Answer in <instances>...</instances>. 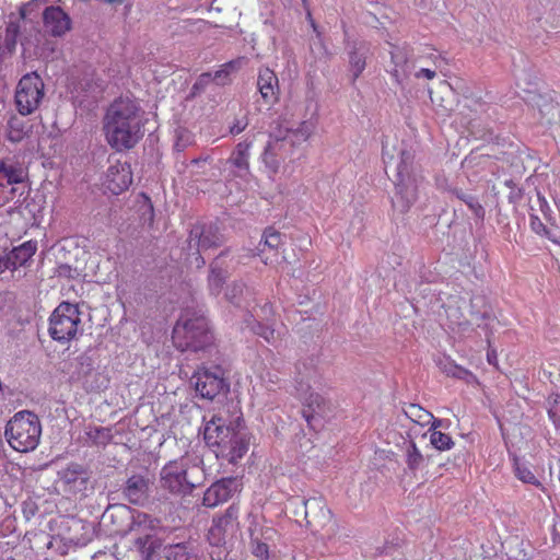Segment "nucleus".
Returning <instances> with one entry per match:
<instances>
[{
	"instance_id": "f257e3e1",
	"label": "nucleus",
	"mask_w": 560,
	"mask_h": 560,
	"mask_svg": "<svg viewBox=\"0 0 560 560\" xmlns=\"http://www.w3.org/2000/svg\"><path fill=\"white\" fill-rule=\"evenodd\" d=\"M203 439L215 457L229 464H237L249 447V435L241 416L231 419L221 413L213 415L206 422Z\"/></svg>"
},
{
	"instance_id": "f03ea898",
	"label": "nucleus",
	"mask_w": 560,
	"mask_h": 560,
	"mask_svg": "<svg viewBox=\"0 0 560 560\" xmlns=\"http://www.w3.org/2000/svg\"><path fill=\"white\" fill-rule=\"evenodd\" d=\"M140 110L129 98H118L108 107L104 130L107 142L116 151L132 149L143 137Z\"/></svg>"
},
{
	"instance_id": "7ed1b4c3",
	"label": "nucleus",
	"mask_w": 560,
	"mask_h": 560,
	"mask_svg": "<svg viewBox=\"0 0 560 560\" xmlns=\"http://www.w3.org/2000/svg\"><path fill=\"white\" fill-rule=\"evenodd\" d=\"M206 479L201 462L187 456L167 462L160 470V486L176 497L190 495Z\"/></svg>"
},
{
	"instance_id": "20e7f679",
	"label": "nucleus",
	"mask_w": 560,
	"mask_h": 560,
	"mask_svg": "<svg viewBox=\"0 0 560 560\" xmlns=\"http://www.w3.org/2000/svg\"><path fill=\"white\" fill-rule=\"evenodd\" d=\"M413 154L409 150L400 151V161L397 165V174L392 208L394 211L405 214L417 202L419 191L424 184V177L413 165Z\"/></svg>"
},
{
	"instance_id": "39448f33",
	"label": "nucleus",
	"mask_w": 560,
	"mask_h": 560,
	"mask_svg": "<svg viewBox=\"0 0 560 560\" xmlns=\"http://www.w3.org/2000/svg\"><path fill=\"white\" fill-rule=\"evenodd\" d=\"M314 131V125L304 120L296 128L282 127L277 133L270 135V140L265 147L261 155L265 166L271 174H277L281 163L287 159L292 149L302 142H305Z\"/></svg>"
},
{
	"instance_id": "423d86ee",
	"label": "nucleus",
	"mask_w": 560,
	"mask_h": 560,
	"mask_svg": "<svg viewBox=\"0 0 560 560\" xmlns=\"http://www.w3.org/2000/svg\"><path fill=\"white\" fill-rule=\"evenodd\" d=\"M173 343L182 352L205 351L213 343V334L203 315L188 313L180 316L173 329Z\"/></svg>"
},
{
	"instance_id": "0eeeda50",
	"label": "nucleus",
	"mask_w": 560,
	"mask_h": 560,
	"mask_svg": "<svg viewBox=\"0 0 560 560\" xmlns=\"http://www.w3.org/2000/svg\"><path fill=\"white\" fill-rule=\"evenodd\" d=\"M40 435V420L37 415L28 410L16 412L5 425L4 436L9 445L21 453L35 450Z\"/></svg>"
},
{
	"instance_id": "6e6552de",
	"label": "nucleus",
	"mask_w": 560,
	"mask_h": 560,
	"mask_svg": "<svg viewBox=\"0 0 560 560\" xmlns=\"http://www.w3.org/2000/svg\"><path fill=\"white\" fill-rule=\"evenodd\" d=\"M49 336L60 343L77 339L82 335L81 312L79 305L67 301L61 302L49 317Z\"/></svg>"
},
{
	"instance_id": "1a4fd4ad",
	"label": "nucleus",
	"mask_w": 560,
	"mask_h": 560,
	"mask_svg": "<svg viewBox=\"0 0 560 560\" xmlns=\"http://www.w3.org/2000/svg\"><path fill=\"white\" fill-rule=\"evenodd\" d=\"M43 79L36 73L24 74L15 89L14 102L19 114L31 115L40 105L45 95Z\"/></svg>"
},
{
	"instance_id": "9d476101",
	"label": "nucleus",
	"mask_w": 560,
	"mask_h": 560,
	"mask_svg": "<svg viewBox=\"0 0 560 560\" xmlns=\"http://www.w3.org/2000/svg\"><path fill=\"white\" fill-rule=\"evenodd\" d=\"M191 381L196 395L203 399L213 400L230 390V383L220 366L201 368L194 373Z\"/></svg>"
},
{
	"instance_id": "9b49d317",
	"label": "nucleus",
	"mask_w": 560,
	"mask_h": 560,
	"mask_svg": "<svg viewBox=\"0 0 560 560\" xmlns=\"http://www.w3.org/2000/svg\"><path fill=\"white\" fill-rule=\"evenodd\" d=\"M345 51L347 55L348 70L351 75V84L364 72L369 59L373 56L371 43L362 38H351L345 31Z\"/></svg>"
},
{
	"instance_id": "f8f14e48",
	"label": "nucleus",
	"mask_w": 560,
	"mask_h": 560,
	"mask_svg": "<svg viewBox=\"0 0 560 560\" xmlns=\"http://www.w3.org/2000/svg\"><path fill=\"white\" fill-rule=\"evenodd\" d=\"M152 485L147 470L131 474L121 486V495L132 505L145 506L151 499Z\"/></svg>"
},
{
	"instance_id": "ddd939ff",
	"label": "nucleus",
	"mask_w": 560,
	"mask_h": 560,
	"mask_svg": "<svg viewBox=\"0 0 560 560\" xmlns=\"http://www.w3.org/2000/svg\"><path fill=\"white\" fill-rule=\"evenodd\" d=\"M36 252L37 242L32 240L5 250L0 255V273L10 271L14 278L15 272H19L18 277H21L20 269L31 266Z\"/></svg>"
},
{
	"instance_id": "4468645a",
	"label": "nucleus",
	"mask_w": 560,
	"mask_h": 560,
	"mask_svg": "<svg viewBox=\"0 0 560 560\" xmlns=\"http://www.w3.org/2000/svg\"><path fill=\"white\" fill-rule=\"evenodd\" d=\"M25 176L23 166L13 158L0 160V207L14 198V185L22 183Z\"/></svg>"
},
{
	"instance_id": "2eb2a0df",
	"label": "nucleus",
	"mask_w": 560,
	"mask_h": 560,
	"mask_svg": "<svg viewBox=\"0 0 560 560\" xmlns=\"http://www.w3.org/2000/svg\"><path fill=\"white\" fill-rule=\"evenodd\" d=\"M248 534L252 555L259 560H275L276 555L270 551V544L275 542L277 530L270 526H259L256 517L253 516Z\"/></svg>"
},
{
	"instance_id": "dca6fc26",
	"label": "nucleus",
	"mask_w": 560,
	"mask_h": 560,
	"mask_svg": "<svg viewBox=\"0 0 560 560\" xmlns=\"http://www.w3.org/2000/svg\"><path fill=\"white\" fill-rule=\"evenodd\" d=\"M240 506L232 503L225 512L213 517L212 525L209 529V541L211 545L220 546L225 542L228 535H233L238 528Z\"/></svg>"
},
{
	"instance_id": "f3484780",
	"label": "nucleus",
	"mask_w": 560,
	"mask_h": 560,
	"mask_svg": "<svg viewBox=\"0 0 560 560\" xmlns=\"http://www.w3.org/2000/svg\"><path fill=\"white\" fill-rule=\"evenodd\" d=\"M223 243L224 237L217 224L197 223L189 231V247L196 248L197 253L220 247Z\"/></svg>"
},
{
	"instance_id": "a211bd4d",
	"label": "nucleus",
	"mask_w": 560,
	"mask_h": 560,
	"mask_svg": "<svg viewBox=\"0 0 560 560\" xmlns=\"http://www.w3.org/2000/svg\"><path fill=\"white\" fill-rule=\"evenodd\" d=\"M58 478L65 491L77 494L88 489L91 471L82 464L69 463L65 468L58 471Z\"/></svg>"
},
{
	"instance_id": "6ab92c4d",
	"label": "nucleus",
	"mask_w": 560,
	"mask_h": 560,
	"mask_svg": "<svg viewBox=\"0 0 560 560\" xmlns=\"http://www.w3.org/2000/svg\"><path fill=\"white\" fill-rule=\"evenodd\" d=\"M162 528H164V526L161 525V521L159 518L141 511H131L129 522L126 523V526H118L115 529V533H133L137 538L145 535H152V533H156Z\"/></svg>"
},
{
	"instance_id": "aec40b11",
	"label": "nucleus",
	"mask_w": 560,
	"mask_h": 560,
	"mask_svg": "<svg viewBox=\"0 0 560 560\" xmlns=\"http://www.w3.org/2000/svg\"><path fill=\"white\" fill-rule=\"evenodd\" d=\"M240 486L241 483L235 477L222 478L206 490L202 504L207 508H215L231 499L240 490Z\"/></svg>"
},
{
	"instance_id": "412c9836",
	"label": "nucleus",
	"mask_w": 560,
	"mask_h": 560,
	"mask_svg": "<svg viewBox=\"0 0 560 560\" xmlns=\"http://www.w3.org/2000/svg\"><path fill=\"white\" fill-rule=\"evenodd\" d=\"M132 184L131 166L127 162H116L106 172L105 187L114 195L127 190Z\"/></svg>"
},
{
	"instance_id": "4be33fe9",
	"label": "nucleus",
	"mask_w": 560,
	"mask_h": 560,
	"mask_svg": "<svg viewBox=\"0 0 560 560\" xmlns=\"http://www.w3.org/2000/svg\"><path fill=\"white\" fill-rule=\"evenodd\" d=\"M42 15L45 31L51 36L60 37L71 28V19L60 7H47Z\"/></svg>"
},
{
	"instance_id": "5701e85b",
	"label": "nucleus",
	"mask_w": 560,
	"mask_h": 560,
	"mask_svg": "<svg viewBox=\"0 0 560 560\" xmlns=\"http://www.w3.org/2000/svg\"><path fill=\"white\" fill-rule=\"evenodd\" d=\"M326 400L318 393H310L303 398L302 417L313 430H318L323 425V418L326 411Z\"/></svg>"
},
{
	"instance_id": "b1692460",
	"label": "nucleus",
	"mask_w": 560,
	"mask_h": 560,
	"mask_svg": "<svg viewBox=\"0 0 560 560\" xmlns=\"http://www.w3.org/2000/svg\"><path fill=\"white\" fill-rule=\"evenodd\" d=\"M257 89L265 104L272 105L279 100L280 89L278 77L267 67H262L258 71Z\"/></svg>"
},
{
	"instance_id": "393cba45",
	"label": "nucleus",
	"mask_w": 560,
	"mask_h": 560,
	"mask_svg": "<svg viewBox=\"0 0 560 560\" xmlns=\"http://www.w3.org/2000/svg\"><path fill=\"white\" fill-rule=\"evenodd\" d=\"M229 249L222 250L210 264L208 276V289L211 295L218 296L229 277L224 258L228 256Z\"/></svg>"
},
{
	"instance_id": "a878e982",
	"label": "nucleus",
	"mask_w": 560,
	"mask_h": 560,
	"mask_svg": "<svg viewBox=\"0 0 560 560\" xmlns=\"http://www.w3.org/2000/svg\"><path fill=\"white\" fill-rule=\"evenodd\" d=\"M410 56L408 47L392 46L390 59L394 67L389 70V73L394 81L399 85L402 84L404 80L410 73Z\"/></svg>"
},
{
	"instance_id": "bb28decb",
	"label": "nucleus",
	"mask_w": 560,
	"mask_h": 560,
	"mask_svg": "<svg viewBox=\"0 0 560 560\" xmlns=\"http://www.w3.org/2000/svg\"><path fill=\"white\" fill-rule=\"evenodd\" d=\"M435 363L440 371L448 377L464 381L467 384L478 383L477 376L471 371L458 365L448 355L439 357Z\"/></svg>"
},
{
	"instance_id": "cd10ccee",
	"label": "nucleus",
	"mask_w": 560,
	"mask_h": 560,
	"mask_svg": "<svg viewBox=\"0 0 560 560\" xmlns=\"http://www.w3.org/2000/svg\"><path fill=\"white\" fill-rule=\"evenodd\" d=\"M165 542L164 528L135 539V546L141 553L143 560H152V558L163 548Z\"/></svg>"
},
{
	"instance_id": "c85d7f7f",
	"label": "nucleus",
	"mask_w": 560,
	"mask_h": 560,
	"mask_svg": "<svg viewBox=\"0 0 560 560\" xmlns=\"http://www.w3.org/2000/svg\"><path fill=\"white\" fill-rule=\"evenodd\" d=\"M27 115H11L7 122V139L13 143L21 142L33 130V124Z\"/></svg>"
},
{
	"instance_id": "c756f323",
	"label": "nucleus",
	"mask_w": 560,
	"mask_h": 560,
	"mask_svg": "<svg viewBox=\"0 0 560 560\" xmlns=\"http://www.w3.org/2000/svg\"><path fill=\"white\" fill-rule=\"evenodd\" d=\"M307 524L325 522L331 518V512L320 498H310L301 501Z\"/></svg>"
},
{
	"instance_id": "7c9ffc66",
	"label": "nucleus",
	"mask_w": 560,
	"mask_h": 560,
	"mask_svg": "<svg viewBox=\"0 0 560 560\" xmlns=\"http://www.w3.org/2000/svg\"><path fill=\"white\" fill-rule=\"evenodd\" d=\"M252 296L253 292L242 281H234L226 288V300L237 307H248Z\"/></svg>"
},
{
	"instance_id": "2f4dec72",
	"label": "nucleus",
	"mask_w": 560,
	"mask_h": 560,
	"mask_svg": "<svg viewBox=\"0 0 560 560\" xmlns=\"http://www.w3.org/2000/svg\"><path fill=\"white\" fill-rule=\"evenodd\" d=\"M252 141H242L233 150L230 159L228 160L238 172L240 176H243L249 172V149Z\"/></svg>"
},
{
	"instance_id": "473e14b6",
	"label": "nucleus",
	"mask_w": 560,
	"mask_h": 560,
	"mask_svg": "<svg viewBox=\"0 0 560 560\" xmlns=\"http://www.w3.org/2000/svg\"><path fill=\"white\" fill-rule=\"evenodd\" d=\"M405 460L407 468L416 475V472L422 468L431 460V456H424L417 444L413 441H409L405 450Z\"/></svg>"
},
{
	"instance_id": "72a5a7b5",
	"label": "nucleus",
	"mask_w": 560,
	"mask_h": 560,
	"mask_svg": "<svg viewBox=\"0 0 560 560\" xmlns=\"http://www.w3.org/2000/svg\"><path fill=\"white\" fill-rule=\"evenodd\" d=\"M130 517L131 509L125 504L109 505L103 514V518L105 521L109 520L110 523L115 526L113 528L114 532L118 526H126V523L129 522Z\"/></svg>"
},
{
	"instance_id": "f704fd0d",
	"label": "nucleus",
	"mask_w": 560,
	"mask_h": 560,
	"mask_svg": "<svg viewBox=\"0 0 560 560\" xmlns=\"http://www.w3.org/2000/svg\"><path fill=\"white\" fill-rule=\"evenodd\" d=\"M283 245V236L273 228H267L264 231L262 238L258 244V255H261L266 249L277 252Z\"/></svg>"
},
{
	"instance_id": "c9c22d12",
	"label": "nucleus",
	"mask_w": 560,
	"mask_h": 560,
	"mask_svg": "<svg viewBox=\"0 0 560 560\" xmlns=\"http://www.w3.org/2000/svg\"><path fill=\"white\" fill-rule=\"evenodd\" d=\"M165 558L167 560H199L194 552L192 545H173L170 546Z\"/></svg>"
},
{
	"instance_id": "e433bc0d",
	"label": "nucleus",
	"mask_w": 560,
	"mask_h": 560,
	"mask_svg": "<svg viewBox=\"0 0 560 560\" xmlns=\"http://www.w3.org/2000/svg\"><path fill=\"white\" fill-rule=\"evenodd\" d=\"M454 195L462 201H464L469 210L474 213L475 218L483 221L486 215V210L482 205L478 201V199L471 195L465 194L460 189L454 190Z\"/></svg>"
},
{
	"instance_id": "4c0bfd02",
	"label": "nucleus",
	"mask_w": 560,
	"mask_h": 560,
	"mask_svg": "<svg viewBox=\"0 0 560 560\" xmlns=\"http://www.w3.org/2000/svg\"><path fill=\"white\" fill-rule=\"evenodd\" d=\"M164 538H165V542L163 545L164 555H166V551L170 546L191 544L189 540L186 539L185 529H183V528L167 529L166 527H164Z\"/></svg>"
},
{
	"instance_id": "58836bf2",
	"label": "nucleus",
	"mask_w": 560,
	"mask_h": 560,
	"mask_svg": "<svg viewBox=\"0 0 560 560\" xmlns=\"http://www.w3.org/2000/svg\"><path fill=\"white\" fill-rule=\"evenodd\" d=\"M406 416L420 425H427L433 419V415L419 405L411 404L405 410Z\"/></svg>"
},
{
	"instance_id": "ea45409f",
	"label": "nucleus",
	"mask_w": 560,
	"mask_h": 560,
	"mask_svg": "<svg viewBox=\"0 0 560 560\" xmlns=\"http://www.w3.org/2000/svg\"><path fill=\"white\" fill-rule=\"evenodd\" d=\"M430 443L438 451H448L454 446L453 439L441 431L429 430Z\"/></svg>"
},
{
	"instance_id": "a19ab883",
	"label": "nucleus",
	"mask_w": 560,
	"mask_h": 560,
	"mask_svg": "<svg viewBox=\"0 0 560 560\" xmlns=\"http://www.w3.org/2000/svg\"><path fill=\"white\" fill-rule=\"evenodd\" d=\"M195 142V137L192 132H190L186 128H177L175 130V142L174 150L177 152H183L188 147L192 145Z\"/></svg>"
},
{
	"instance_id": "79ce46f5",
	"label": "nucleus",
	"mask_w": 560,
	"mask_h": 560,
	"mask_svg": "<svg viewBox=\"0 0 560 560\" xmlns=\"http://www.w3.org/2000/svg\"><path fill=\"white\" fill-rule=\"evenodd\" d=\"M88 440L95 445H105L109 442L112 435L108 428L94 427L86 431Z\"/></svg>"
},
{
	"instance_id": "37998d69",
	"label": "nucleus",
	"mask_w": 560,
	"mask_h": 560,
	"mask_svg": "<svg viewBox=\"0 0 560 560\" xmlns=\"http://www.w3.org/2000/svg\"><path fill=\"white\" fill-rule=\"evenodd\" d=\"M515 476L525 483L539 485V481L528 467L515 460Z\"/></svg>"
},
{
	"instance_id": "c03bdc74",
	"label": "nucleus",
	"mask_w": 560,
	"mask_h": 560,
	"mask_svg": "<svg viewBox=\"0 0 560 560\" xmlns=\"http://www.w3.org/2000/svg\"><path fill=\"white\" fill-rule=\"evenodd\" d=\"M252 330L254 331L255 335L264 338L268 343L275 342V329L269 325L256 322L252 326Z\"/></svg>"
},
{
	"instance_id": "a18cd8bd",
	"label": "nucleus",
	"mask_w": 560,
	"mask_h": 560,
	"mask_svg": "<svg viewBox=\"0 0 560 560\" xmlns=\"http://www.w3.org/2000/svg\"><path fill=\"white\" fill-rule=\"evenodd\" d=\"M210 78L211 75L209 73H202L192 84L188 97L192 98L201 94L210 82Z\"/></svg>"
},
{
	"instance_id": "49530a36",
	"label": "nucleus",
	"mask_w": 560,
	"mask_h": 560,
	"mask_svg": "<svg viewBox=\"0 0 560 560\" xmlns=\"http://www.w3.org/2000/svg\"><path fill=\"white\" fill-rule=\"evenodd\" d=\"M529 225L533 232L541 236H549V231L537 214L532 213L529 215Z\"/></svg>"
},
{
	"instance_id": "de8ad7c7",
	"label": "nucleus",
	"mask_w": 560,
	"mask_h": 560,
	"mask_svg": "<svg viewBox=\"0 0 560 560\" xmlns=\"http://www.w3.org/2000/svg\"><path fill=\"white\" fill-rule=\"evenodd\" d=\"M504 185L510 188V194L508 196L509 202L517 203L523 198V189L517 187L516 184L512 179H508L504 182Z\"/></svg>"
},
{
	"instance_id": "09e8293b",
	"label": "nucleus",
	"mask_w": 560,
	"mask_h": 560,
	"mask_svg": "<svg viewBox=\"0 0 560 560\" xmlns=\"http://www.w3.org/2000/svg\"><path fill=\"white\" fill-rule=\"evenodd\" d=\"M18 34H19V25L11 22L7 26L5 35L2 36V40L5 42V44H10V42H9L10 39L13 40V50L15 49V46H16Z\"/></svg>"
},
{
	"instance_id": "8fccbe9b",
	"label": "nucleus",
	"mask_w": 560,
	"mask_h": 560,
	"mask_svg": "<svg viewBox=\"0 0 560 560\" xmlns=\"http://www.w3.org/2000/svg\"><path fill=\"white\" fill-rule=\"evenodd\" d=\"M396 553L400 555V551L398 550V548L395 545H393V544H390V545L385 544L382 547L375 548L374 556L386 555V556L395 557Z\"/></svg>"
},
{
	"instance_id": "3c124183",
	"label": "nucleus",
	"mask_w": 560,
	"mask_h": 560,
	"mask_svg": "<svg viewBox=\"0 0 560 560\" xmlns=\"http://www.w3.org/2000/svg\"><path fill=\"white\" fill-rule=\"evenodd\" d=\"M556 105L552 102H548L539 108L541 118H547L550 122L555 117Z\"/></svg>"
},
{
	"instance_id": "603ef678",
	"label": "nucleus",
	"mask_w": 560,
	"mask_h": 560,
	"mask_svg": "<svg viewBox=\"0 0 560 560\" xmlns=\"http://www.w3.org/2000/svg\"><path fill=\"white\" fill-rule=\"evenodd\" d=\"M38 8V2L37 1H34V2H30L27 4H25L21 10H20V14H21V18L23 20H26V19H30L32 20V13L35 11V9Z\"/></svg>"
},
{
	"instance_id": "864d4df0",
	"label": "nucleus",
	"mask_w": 560,
	"mask_h": 560,
	"mask_svg": "<svg viewBox=\"0 0 560 560\" xmlns=\"http://www.w3.org/2000/svg\"><path fill=\"white\" fill-rule=\"evenodd\" d=\"M548 417L552 421L556 428L560 427V409H552V407H548Z\"/></svg>"
},
{
	"instance_id": "5fc2aeb1",
	"label": "nucleus",
	"mask_w": 560,
	"mask_h": 560,
	"mask_svg": "<svg viewBox=\"0 0 560 560\" xmlns=\"http://www.w3.org/2000/svg\"><path fill=\"white\" fill-rule=\"evenodd\" d=\"M247 126V122H244L242 120H236L231 127H230V133L233 136H236L245 130Z\"/></svg>"
},
{
	"instance_id": "6e6d98bb",
	"label": "nucleus",
	"mask_w": 560,
	"mask_h": 560,
	"mask_svg": "<svg viewBox=\"0 0 560 560\" xmlns=\"http://www.w3.org/2000/svg\"><path fill=\"white\" fill-rule=\"evenodd\" d=\"M560 404V394H551L547 399V408L552 407V409H558Z\"/></svg>"
},
{
	"instance_id": "4d7b16f0",
	"label": "nucleus",
	"mask_w": 560,
	"mask_h": 560,
	"mask_svg": "<svg viewBox=\"0 0 560 560\" xmlns=\"http://www.w3.org/2000/svg\"><path fill=\"white\" fill-rule=\"evenodd\" d=\"M435 71L427 68H422L419 71L416 72V78L424 77L429 80L433 79L435 77Z\"/></svg>"
},
{
	"instance_id": "13d9d810",
	"label": "nucleus",
	"mask_w": 560,
	"mask_h": 560,
	"mask_svg": "<svg viewBox=\"0 0 560 560\" xmlns=\"http://www.w3.org/2000/svg\"><path fill=\"white\" fill-rule=\"evenodd\" d=\"M340 529V526L337 523H334L330 527V534L328 535V541L336 542L340 541V537H337V532Z\"/></svg>"
},
{
	"instance_id": "bf43d9fd",
	"label": "nucleus",
	"mask_w": 560,
	"mask_h": 560,
	"mask_svg": "<svg viewBox=\"0 0 560 560\" xmlns=\"http://www.w3.org/2000/svg\"><path fill=\"white\" fill-rule=\"evenodd\" d=\"M487 361L490 365H493V366L498 365V355H497L495 350H488Z\"/></svg>"
},
{
	"instance_id": "052dcab7",
	"label": "nucleus",
	"mask_w": 560,
	"mask_h": 560,
	"mask_svg": "<svg viewBox=\"0 0 560 560\" xmlns=\"http://www.w3.org/2000/svg\"><path fill=\"white\" fill-rule=\"evenodd\" d=\"M442 420L441 419H436L433 417V419H431L430 423H431V427L429 428V430H434V431H438L436 429L442 427Z\"/></svg>"
},
{
	"instance_id": "680f3d73",
	"label": "nucleus",
	"mask_w": 560,
	"mask_h": 560,
	"mask_svg": "<svg viewBox=\"0 0 560 560\" xmlns=\"http://www.w3.org/2000/svg\"><path fill=\"white\" fill-rule=\"evenodd\" d=\"M538 201L540 203V210L545 213V209H549L548 202L544 196L538 192Z\"/></svg>"
},
{
	"instance_id": "e2e57ef3",
	"label": "nucleus",
	"mask_w": 560,
	"mask_h": 560,
	"mask_svg": "<svg viewBox=\"0 0 560 560\" xmlns=\"http://www.w3.org/2000/svg\"><path fill=\"white\" fill-rule=\"evenodd\" d=\"M2 295L4 296L3 300L5 302H10L11 303V302L15 301V294L13 292H11V291H4L2 293Z\"/></svg>"
},
{
	"instance_id": "0e129e2a",
	"label": "nucleus",
	"mask_w": 560,
	"mask_h": 560,
	"mask_svg": "<svg viewBox=\"0 0 560 560\" xmlns=\"http://www.w3.org/2000/svg\"><path fill=\"white\" fill-rule=\"evenodd\" d=\"M478 138L485 140V141H492L493 140V133L492 131L483 132L482 135L478 136Z\"/></svg>"
},
{
	"instance_id": "69168bd1",
	"label": "nucleus",
	"mask_w": 560,
	"mask_h": 560,
	"mask_svg": "<svg viewBox=\"0 0 560 560\" xmlns=\"http://www.w3.org/2000/svg\"><path fill=\"white\" fill-rule=\"evenodd\" d=\"M148 201H150L149 198H147ZM148 212H149V220L152 221L154 213H153V206L151 202L148 203Z\"/></svg>"
},
{
	"instance_id": "338daca9",
	"label": "nucleus",
	"mask_w": 560,
	"mask_h": 560,
	"mask_svg": "<svg viewBox=\"0 0 560 560\" xmlns=\"http://www.w3.org/2000/svg\"><path fill=\"white\" fill-rule=\"evenodd\" d=\"M201 252L197 253L198 256L196 258L197 267H201L206 264L205 258L200 255Z\"/></svg>"
},
{
	"instance_id": "774afa93",
	"label": "nucleus",
	"mask_w": 560,
	"mask_h": 560,
	"mask_svg": "<svg viewBox=\"0 0 560 560\" xmlns=\"http://www.w3.org/2000/svg\"><path fill=\"white\" fill-rule=\"evenodd\" d=\"M350 537V534L346 533L345 534V539L349 538Z\"/></svg>"
}]
</instances>
